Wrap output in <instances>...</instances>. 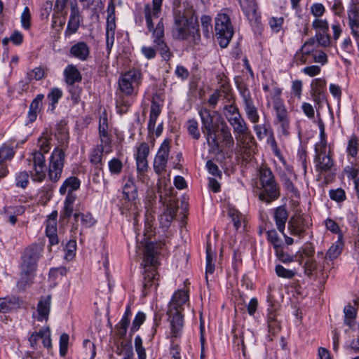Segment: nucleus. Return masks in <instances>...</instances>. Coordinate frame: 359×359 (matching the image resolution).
I'll use <instances>...</instances> for the list:
<instances>
[{
	"label": "nucleus",
	"mask_w": 359,
	"mask_h": 359,
	"mask_svg": "<svg viewBox=\"0 0 359 359\" xmlns=\"http://www.w3.org/2000/svg\"><path fill=\"white\" fill-rule=\"evenodd\" d=\"M198 114L201 121V130L210 147V152L214 155L222 153V148L217 140L219 128L225 123L223 118L215 111H210L206 108H201Z\"/></svg>",
	"instance_id": "obj_1"
},
{
	"label": "nucleus",
	"mask_w": 359,
	"mask_h": 359,
	"mask_svg": "<svg viewBox=\"0 0 359 359\" xmlns=\"http://www.w3.org/2000/svg\"><path fill=\"white\" fill-rule=\"evenodd\" d=\"M194 11L191 8H177L174 11V23L172 28L173 38L186 40L192 36L195 43L201 40L199 29L194 24Z\"/></svg>",
	"instance_id": "obj_2"
},
{
	"label": "nucleus",
	"mask_w": 359,
	"mask_h": 359,
	"mask_svg": "<svg viewBox=\"0 0 359 359\" xmlns=\"http://www.w3.org/2000/svg\"><path fill=\"white\" fill-rule=\"evenodd\" d=\"M189 295L182 290L175 292L169 302L166 312L168 320L170 326L171 338H177L181 336L184 326V316L182 314L183 306L188 302Z\"/></svg>",
	"instance_id": "obj_3"
},
{
	"label": "nucleus",
	"mask_w": 359,
	"mask_h": 359,
	"mask_svg": "<svg viewBox=\"0 0 359 359\" xmlns=\"http://www.w3.org/2000/svg\"><path fill=\"white\" fill-rule=\"evenodd\" d=\"M43 252L41 246L32 244L26 248L21 257V271L19 285L29 284L33 279L37 269L38 262Z\"/></svg>",
	"instance_id": "obj_4"
},
{
	"label": "nucleus",
	"mask_w": 359,
	"mask_h": 359,
	"mask_svg": "<svg viewBox=\"0 0 359 359\" xmlns=\"http://www.w3.org/2000/svg\"><path fill=\"white\" fill-rule=\"evenodd\" d=\"M259 178L261 185L259 199L267 203L278 199L280 191L271 170L268 168L261 167L259 170Z\"/></svg>",
	"instance_id": "obj_5"
},
{
	"label": "nucleus",
	"mask_w": 359,
	"mask_h": 359,
	"mask_svg": "<svg viewBox=\"0 0 359 359\" xmlns=\"http://www.w3.org/2000/svg\"><path fill=\"white\" fill-rule=\"evenodd\" d=\"M42 340L43 347L48 351L52 348L51 332L48 326L43 327L38 332H33L28 338L30 347L33 351H27L25 356L30 359H38L43 356L42 351L39 345V340Z\"/></svg>",
	"instance_id": "obj_6"
},
{
	"label": "nucleus",
	"mask_w": 359,
	"mask_h": 359,
	"mask_svg": "<svg viewBox=\"0 0 359 359\" xmlns=\"http://www.w3.org/2000/svg\"><path fill=\"white\" fill-rule=\"evenodd\" d=\"M215 30L219 46L226 48L233 35V28L229 14L221 12L217 15L215 19Z\"/></svg>",
	"instance_id": "obj_7"
},
{
	"label": "nucleus",
	"mask_w": 359,
	"mask_h": 359,
	"mask_svg": "<svg viewBox=\"0 0 359 359\" xmlns=\"http://www.w3.org/2000/svg\"><path fill=\"white\" fill-rule=\"evenodd\" d=\"M142 83V73L133 69L122 74L118 81L120 90L127 95H136Z\"/></svg>",
	"instance_id": "obj_8"
},
{
	"label": "nucleus",
	"mask_w": 359,
	"mask_h": 359,
	"mask_svg": "<svg viewBox=\"0 0 359 359\" xmlns=\"http://www.w3.org/2000/svg\"><path fill=\"white\" fill-rule=\"evenodd\" d=\"M240 95L242 98L243 109L247 118L252 123H257L259 121L260 116L258 108L255 104L249 89L245 84H241L238 86Z\"/></svg>",
	"instance_id": "obj_9"
},
{
	"label": "nucleus",
	"mask_w": 359,
	"mask_h": 359,
	"mask_svg": "<svg viewBox=\"0 0 359 359\" xmlns=\"http://www.w3.org/2000/svg\"><path fill=\"white\" fill-rule=\"evenodd\" d=\"M152 36L154 38V43L156 49L159 50L160 54L165 60H168L171 56V53L163 39L164 37V25L162 18L158 20L155 29L153 30Z\"/></svg>",
	"instance_id": "obj_10"
},
{
	"label": "nucleus",
	"mask_w": 359,
	"mask_h": 359,
	"mask_svg": "<svg viewBox=\"0 0 359 359\" xmlns=\"http://www.w3.org/2000/svg\"><path fill=\"white\" fill-rule=\"evenodd\" d=\"M55 137L60 145L54 149L50 157H64L65 155L64 147L69 140V131L65 121H61L57 124Z\"/></svg>",
	"instance_id": "obj_11"
},
{
	"label": "nucleus",
	"mask_w": 359,
	"mask_h": 359,
	"mask_svg": "<svg viewBox=\"0 0 359 359\" xmlns=\"http://www.w3.org/2000/svg\"><path fill=\"white\" fill-rule=\"evenodd\" d=\"M312 27L317 31L316 37L318 43L323 47L328 46L330 43L328 22L326 20L316 18L312 22Z\"/></svg>",
	"instance_id": "obj_12"
},
{
	"label": "nucleus",
	"mask_w": 359,
	"mask_h": 359,
	"mask_svg": "<svg viewBox=\"0 0 359 359\" xmlns=\"http://www.w3.org/2000/svg\"><path fill=\"white\" fill-rule=\"evenodd\" d=\"M82 20L83 18L80 14L77 3L76 1L72 2L70 4V15L65 32V35L69 36L76 33Z\"/></svg>",
	"instance_id": "obj_13"
},
{
	"label": "nucleus",
	"mask_w": 359,
	"mask_h": 359,
	"mask_svg": "<svg viewBox=\"0 0 359 359\" xmlns=\"http://www.w3.org/2000/svg\"><path fill=\"white\" fill-rule=\"evenodd\" d=\"M29 163H32L33 170L30 173L32 181L41 182L44 180L48 171L45 158H29Z\"/></svg>",
	"instance_id": "obj_14"
},
{
	"label": "nucleus",
	"mask_w": 359,
	"mask_h": 359,
	"mask_svg": "<svg viewBox=\"0 0 359 359\" xmlns=\"http://www.w3.org/2000/svg\"><path fill=\"white\" fill-rule=\"evenodd\" d=\"M348 18L351 33L357 41L359 40V3L352 2L348 8Z\"/></svg>",
	"instance_id": "obj_15"
},
{
	"label": "nucleus",
	"mask_w": 359,
	"mask_h": 359,
	"mask_svg": "<svg viewBox=\"0 0 359 359\" xmlns=\"http://www.w3.org/2000/svg\"><path fill=\"white\" fill-rule=\"evenodd\" d=\"M238 144L240 147V151L249 156L256 154L257 144L252 133L241 138H238Z\"/></svg>",
	"instance_id": "obj_16"
},
{
	"label": "nucleus",
	"mask_w": 359,
	"mask_h": 359,
	"mask_svg": "<svg viewBox=\"0 0 359 359\" xmlns=\"http://www.w3.org/2000/svg\"><path fill=\"white\" fill-rule=\"evenodd\" d=\"M288 229L290 234L302 238L304 236L307 225L301 216L292 217L288 222Z\"/></svg>",
	"instance_id": "obj_17"
},
{
	"label": "nucleus",
	"mask_w": 359,
	"mask_h": 359,
	"mask_svg": "<svg viewBox=\"0 0 359 359\" xmlns=\"http://www.w3.org/2000/svg\"><path fill=\"white\" fill-rule=\"evenodd\" d=\"M64 158H50L48 175L52 182H57L61 177L64 167Z\"/></svg>",
	"instance_id": "obj_18"
},
{
	"label": "nucleus",
	"mask_w": 359,
	"mask_h": 359,
	"mask_svg": "<svg viewBox=\"0 0 359 359\" xmlns=\"http://www.w3.org/2000/svg\"><path fill=\"white\" fill-rule=\"evenodd\" d=\"M229 124L233 128V133L236 135V140L238 138H241L247 135L249 136V135L252 133L248 126L246 121L242 116L236 119L233 118V121L229 123Z\"/></svg>",
	"instance_id": "obj_19"
},
{
	"label": "nucleus",
	"mask_w": 359,
	"mask_h": 359,
	"mask_svg": "<svg viewBox=\"0 0 359 359\" xmlns=\"http://www.w3.org/2000/svg\"><path fill=\"white\" fill-rule=\"evenodd\" d=\"M51 304V296L41 297L37 304V320L39 321H47L48 320Z\"/></svg>",
	"instance_id": "obj_20"
},
{
	"label": "nucleus",
	"mask_w": 359,
	"mask_h": 359,
	"mask_svg": "<svg viewBox=\"0 0 359 359\" xmlns=\"http://www.w3.org/2000/svg\"><path fill=\"white\" fill-rule=\"evenodd\" d=\"M69 53L72 57L85 61L89 57L90 48L86 43L80 41L70 48Z\"/></svg>",
	"instance_id": "obj_21"
},
{
	"label": "nucleus",
	"mask_w": 359,
	"mask_h": 359,
	"mask_svg": "<svg viewBox=\"0 0 359 359\" xmlns=\"http://www.w3.org/2000/svg\"><path fill=\"white\" fill-rule=\"evenodd\" d=\"M122 193L123 198L127 201H134L137 198V189L132 177L126 180Z\"/></svg>",
	"instance_id": "obj_22"
},
{
	"label": "nucleus",
	"mask_w": 359,
	"mask_h": 359,
	"mask_svg": "<svg viewBox=\"0 0 359 359\" xmlns=\"http://www.w3.org/2000/svg\"><path fill=\"white\" fill-rule=\"evenodd\" d=\"M252 124V128L259 140H262L265 137H267L268 139L274 136L273 131L271 129L270 123L266 118H264V123L262 124H259V123Z\"/></svg>",
	"instance_id": "obj_23"
},
{
	"label": "nucleus",
	"mask_w": 359,
	"mask_h": 359,
	"mask_svg": "<svg viewBox=\"0 0 359 359\" xmlns=\"http://www.w3.org/2000/svg\"><path fill=\"white\" fill-rule=\"evenodd\" d=\"M344 247V242L342 235L340 234L338 237L337 241L333 243L325 255V263L327 261H333L337 258L341 253Z\"/></svg>",
	"instance_id": "obj_24"
},
{
	"label": "nucleus",
	"mask_w": 359,
	"mask_h": 359,
	"mask_svg": "<svg viewBox=\"0 0 359 359\" xmlns=\"http://www.w3.org/2000/svg\"><path fill=\"white\" fill-rule=\"evenodd\" d=\"M65 81L68 86L80 82L82 76L76 66L68 65L64 70Z\"/></svg>",
	"instance_id": "obj_25"
},
{
	"label": "nucleus",
	"mask_w": 359,
	"mask_h": 359,
	"mask_svg": "<svg viewBox=\"0 0 359 359\" xmlns=\"http://www.w3.org/2000/svg\"><path fill=\"white\" fill-rule=\"evenodd\" d=\"M81 186L80 180L74 176H71L67 178L60 186L59 192L61 195H65L66 193L72 192L78 190Z\"/></svg>",
	"instance_id": "obj_26"
},
{
	"label": "nucleus",
	"mask_w": 359,
	"mask_h": 359,
	"mask_svg": "<svg viewBox=\"0 0 359 359\" xmlns=\"http://www.w3.org/2000/svg\"><path fill=\"white\" fill-rule=\"evenodd\" d=\"M321 140L316 145V157H331L332 155L330 147L327 146L324 137V126L320 127Z\"/></svg>",
	"instance_id": "obj_27"
},
{
	"label": "nucleus",
	"mask_w": 359,
	"mask_h": 359,
	"mask_svg": "<svg viewBox=\"0 0 359 359\" xmlns=\"http://www.w3.org/2000/svg\"><path fill=\"white\" fill-rule=\"evenodd\" d=\"M177 208L171 205L167 206L165 212L159 217L160 224L163 228L168 229L175 219Z\"/></svg>",
	"instance_id": "obj_28"
},
{
	"label": "nucleus",
	"mask_w": 359,
	"mask_h": 359,
	"mask_svg": "<svg viewBox=\"0 0 359 359\" xmlns=\"http://www.w3.org/2000/svg\"><path fill=\"white\" fill-rule=\"evenodd\" d=\"M144 16L147 22V27L149 32L153 33V30L155 29L154 20L158 19L160 16L161 11L151 8V6L147 4L144 7Z\"/></svg>",
	"instance_id": "obj_29"
},
{
	"label": "nucleus",
	"mask_w": 359,
	"mask_h": 359,
	"mask_svg": "<svg viewBox=\"0 0 359 359\" xmlns=\"http://www.w3.org/2000/svg\"><path fill=\"white\" fill-rule=\"evenodd\" d=\"M288 214L285 207L279 206L275 210L274 219L277 229L283 233L285 223L287 220Z\"/></svg>",
	"instance_id": "obj_30"
},
{
	"label": "nucleus",
	"mask_w": 359,
	"mask_h": 359,
	"mask_svg": "<svg viewBox=\"0 0 359 359\" xmlns=\"http://www.w3.org/2000/svg\"><path fill=\"white\" fill-rule=\"evenodd\" d=\"M43 97V94H39L31 102L27 115L30 122H34L36 119Z\"/></svg>",
	"instance_id": "obj_31"
},
{
	"label": "nucleus",
	"mask_w": 359,
	"mask_h": 359,
	"mask_svg": "<svg viewBox=\"0 0 359 359\" xmlns=\"http://www.w3.org/2000/svg\"><path fill=\"white\" fill-rule=\"evenodd\" d=\"M344 323L349 328H353L355 325V318L357 316L356 309L351 305L348 304L344 308Z\"/></svg>",
	"instance_id": "obj_32"
},
{
	"label": "nucleus",
	"mask_w": 359,
	"mask_h": 359,
	"mask_svg": "<svg viewBox=\"0 0 359 359\" xmlns=\"http://www.w3.org/2000/svg\"><path fill=\"white\" fill-rule=\"evenodd\" d=\"M144 262L146 267H155L157 260L155 256V250L153 244H147L144 252Z\"/></svg>",
	"instance_id": "obj_33"
},
{
	"label": "nucleus",
	"mask_w": 359,
	"mask_h": 359,
	"mask_svg": "<svg viewBox=\"0 0 359 359\" xmlns=\"http://www.w3.org/2000/svg\"><path fill=\"white\" fill-rule=\"evenodd\" d=\"M115 6L114 4L111 2L107 7L106 33H115Z\"/></svg>",
	"instance_id": "obj_34"
},
{
	"label": "nucleus",
	"mask_w": 359,
	"mask_h": 359,
	"mask_svg": "<svg viewBox=\"0 0 359 359\" xmlns=\"http://www.w3.org/2000/svg\"><path fill=\"white\" fill-rule=\"evenodd\" d=\"M111 138H109L107 142H101V144L93 149V157H102L108 155L111 151Z\"/></svg>",
	"instance_id": "obj_35"
},
{
	"label": "nucleus",
	"mask_w": 359,
	"mask_h": 359,
	"mask_svg": "<svg viewBox=\"0 0 359 359\" xmlns=\"http://www.w3.org/2000/svg\"><path fill=\"white\" fill-rule=\"evenodd\" d=\"M241 8L248 18L255 19L257 18V6L255 0H246L242 2Z\"/></svg>",
	"instance_id": "obj_36"
},
{
	"label": "nucleus",
	"mask_w": 359,
	"mask_h": 359,
	"mask_svg": "<svg viewBox=\"0 0 359 359\" xmlns=\"http://www.w3.org/2000/svg\"><path fill=\"white\" fill-rule=\"evenodd\" d=\"M186 128L188 134L195 140L201 138V132L199 130L198 123L196 119H189L186 123Z\"/></svg>",
	"instance_id": "obj_37"
},
{
	"label": "nucleus",
	"mask_w": 359,
	"mask_h": 359,
	"mask_svg": "<svg viewBox=\"0 0 359 359\" xmlns=\"http://www.w3.org/2000/svg\"><path fill=\"white\" fill-rule=\"evenodd\" d=\"M218 136H220L222 142L227 147H231L233 144V138L231 133L230 129L228 127L226 123H224L222 127L219 130Z\"/></svg>",
	"instance_id": "obj_38"
},
{
	"label": "nucleus",
	"mask_w": 359,
	"mask_h": 359,
	"mask_svg": "<svg viewBox=\"0 0 359 359\" xmlns=\"http://www.w3.org/2000/svg\"><path fill=\"white\" fill-rule=\"evenodd\" d=\"M99 135L100 142H107L111 138L108 133V123L107 115L104 114L100 118L99 121Z\"/></svg>",
	"instance_id": "obj_39"
},
{
	"label": "nucleus",
	"mask_w": 359,
	"mask_h": 359,
	"mask_svg": "<svg viewBox=\"0 0 359 359\" xmlns=\"http://www.w3.org/2000/svg\"><path fill=\"white\" fill-rule=\"evenodd\" d=\"M201 25L203 36L209 39L212 35V18L208 15H203L201 17Z\"/></svg>",
	"instance_id": "obj_40"
},
{
	"label": "nucleus",
	"mask_w": 359,
	"mask_h": 359,
	"mask_svg": "<svg viewBox=\"0 0 359 359\" xmlns=\"http://www.w3.org/2000/svg\"><path fill=\"white\" fill-rule=\"evenodd\" d=\"M316 170L320 173L330 171L334 165L332 158H315Z\"/></svg>",
	"instance_id": "obj_41"
},
{
	"label": "nucleus",
	"mask_w": 359,
	"mask_h": 359,
	"mask_svg": "<svg viewBox=\"0 0 359 359\" xmlns=\"http://www.w3.org/2000/svg\"><path fill=\"white\" fill-rule=\"evenodd\" d=\"M228 215L231 219L235 229L238 230L245 220L244 216L234 208L229 209Z\"/></svg>",
	"instance_id": "obj_42"
},
{
	"label": "nucleus",
	"mask_w": 359,
	"mask_h": 359,
	"mask_svg": "<svg viewBox=\"0 0 359 359\" xmlns=\"http://www.w3.org/2000/svg\"><path fill=\"white\" fill-rule=\"evenodd\" d=\"M29 174L25 170L17 172L15 177V186L23 189H26L29 183Z\"/></svg>",
	"instance_id": "obj_43"
},
{
	"label": "nucleus",
	"mask_w": 359,
	"mask_h": 359,
	"mask_svg": "<svg viewBox=\"0 0 359 359\" xmlns=\"http://www.w3.org/2000/svg\"><path fill=\"white\" fill-rule=\"evenodd\" d=\"M224 113L229 123L232 121L233 118L236 119L242 116L238 108L234 104L225 106L224 108Z\"/></svg>",
	"instance_id": "obj_44"
},
{
	"label": "nucleus",
	"mask_w": 359,
	"mask_h": 359,
	"mask_svg": "<svg viewBox=\"0 0 359 359\" xmlns=\"http://www.w3.org/2000/svg\"><path fill=\"white\" fill-rule=\"evenodd\" d=\"M275 272L277 276L287 279H292L297 274L296 269H287L280 264H277L275 266Z\"/></svg>",
	"instance_id": "obj_45"
},
{
	"label": "nucleus",
	"mask_w": 359,
	"mask_h": 359,
	"mask_svg": "<svg viewBox=\"0 0 359 359\" xmlns=\"http://www.w3.org/2000/svg\"><path fill=\"white\" fill-rule=\"evenodd\" d=\"M74 217L76 220L79 217H81V224L86 228H90L93 226L95 223L96 220L93 218L92 215L89 212L86 214L83 213H75Z\"/></svg>",
	"instance_id": "obj_46"
},
{
	"label": "nucleus",
	"mask_w": 359,
	"mask_h": 359,
	"mask_svg": "<svg viewBox=\"0 0 359 359\" xmlns=\"http://www.w3.org/2000/svg\"><path fill=\"white\" fill-rule=\"evenodd\" d=\"M275 254L278 260L283 264H289L295 260L296 256L290 255L283 250V246L275 250Z\"/></svg>",
	"instance_id": "obj_47"
},
{
	"label": "nucleus",
	"mask_w": 359,
	"mask_h": 359,
	"mask_svg": "<svg viewBox=\"0 0 359 359\" xmlns=\"http://www.w3.org/2000/svg\"><path fill=\"white\" fill-rule=\"evenodd\" d=\"M50 137L48 135H43L39 139L38 147H39V151L38 152L41 156H43L50 150Z\"/></svg>",
	"instance_id": "obj_48"
},
{
	"label": "nucleus",
	"mask_w": 359,
	"mask_h": 359,
	"mask_svg": "<svg viewBox=\"0 0 359 359\" xmlns=\"http://www.w3.org/2000/svg\"><path fill=\"white\" fill-rule=\"evenodd\" d=\"M16 301L15 298H0V312L7 313L15 307Z\"/></svg>",
	"instance_id": "obj_49"
},
{
	"label": "nucleus",
	"mask_w": 359,
	"mask_h": 359,
	"mask_svg": "<svg viewBox=\"0 0 359 359\" xmlns=\"http://www.w3.org/2000/svg\"><path fill=\"white\" fill-rule=\"evenodd\" d=\"M345 172L349 179L354 180L355 190H359V168L347 166L345 168Z\"/></svg>",
	"instance_id": "obj_50"
},
{
	"label": "nucleus",
	"mask_w": 359,
	"mask_h": 359,
	"mask_svg": "<svg viewBox=\"0 0 359 359\" xmlns=\"http://www.w3.org/2000/svg\"><path fill=\"white\" fill-rule=\"evenodd\" d=\"M146 320V314L142 311H139L135 316L130 327V332L134 333L137 332L140 326L144 323Z\"/></svg>",
	"instance_id": "obj_51"
},
{
	"label": "nucleus",
	"mask_w": 359,
	"mask_h": 359,
	"mask_svg": "<svg viewBox=\"0 0 359 359\" xmlns=\"http://www.w3.org/2000/svg\"><path fill=\"white\" fill-rule=\"evenodd\" d=\"M329 196L332 201L337 203H341L346 198L345 191L341 188L330 189L329 191Z\"/></svg>",
	"instance_id": "obj_52"
},
{
	"label": "nucleus",
	"mask_w": 359,
	"mask_h": 359,
	"mask_svg": "<svg viewBox=\"0 0 359 359\" xmlns=\"http://www.w3.org/2000/svg\"><path fill=\"white\" fill-rule=\"evenodd\" d=\"M326 86V81L324 79L318 78L312 81L311 84V92L315 94H320V92L323 93V90Z\"/></svg>",
	"instance_id": "obj_53"
},
{
	"label": "nucleus",
	"mask_w": 359,
	"mask_h": 359,
	"mask_svg": "<svg viewBox=\"0 0 359 359\" xmlns=\"http://www.w3.org/2000/svg\"><path fill=\"white\" fill-rule=\"evenodd\" d=\"M151 270L146 269L144 273V286L145 287H151L156 279V271L155 267H150Z\"/></svg>",
	"instance_id": "obj_54"
},
{
	"label": "nucleus",
	"mask_w": 359,
	"mask_h": 359,
	"mask_svg": "<svg viewBox=\"0 0 359 359\" xmlns=\"http://www.w3.org/2000/svg\"><path fill=\"white\" fill-rule=\"evenodd\" d=\"M266 233L267 239L273 245L274 250L283 246L281 241L276 230H269Z\"/></svg>",
	"instance_id": "obj_55"
},
{
	"label": "nucleus",
	"mask_w": 359,
	"mask_h": 359,
	"mask_svg": "<svg viewBox=\"0 0 359 359\" xmlns=\"http://www.w3.org/2000/svg\"><path fill=\"white\" fill-rule=\"evenodd\" d=\"M316 47V42L313 38L309 39L302 46L300 51L303 55H310L314 53V50Z\"/></svg>",
	"instance_id": "obj_56"
},
{
	"label": "nucleus",
	"mask_w": 359,
	"mask_h": 359,
	"mask_svg": "<svg viewBox=\"0 0 359 359\" xmlns=\"http://www.w3.org/2000/svg\"><path fill=\"white\" fill-rule=\"evenodd\" d=\"M68 90L71 95V100L74 104H78L81 100V88L75 84L68 86Z\"/></svg>",
	"instance_id": "obj_57"
},
{
	"label": "nucleus",
	"mask_w": 359,
	"mask_h": 359,
	"mask_svg": "<svg viewBox=\"0 0 359 359\" xmlns=\"http://www.w3.org/2000/svg\"><path fill=\"white\" fill-rule=\"evenodd\" d=\"M108 165L111 174L118 175L122 171L123 163L119 158H111L109 161Z\"/></svg>",
	"instance_id": "obj_58"
},
{
	"label": "nucleus",
	"mask_w": 359,
	"mask_h": 359,
	"mask_svg": "<svg viewBox=\"0 0 359 359\" xmlns=\"http://www.w3.org/2000/svg\"><path fill=\"white\" fill-rule=\"evenodd\" d=\"M76 250V242L75 240H70L67 242L65 251V259L68 260L72 259L75 256V252Z\"/></svg>",
	"instance_id": "obj_59"
},
{
	"label": "nucleus",
	"mask_w": 359,
	"mask_h": 359,
	"mask_svg": "<svg viewBox=\"0 0 359 359\" xmlns=\"http://www.w3.org/2000/svg\"><path fill=\"white\" fill-rule=\"evenodd\" d=\"M283 22L284 18L283 17H271L269 20L271 30L276 33L281 29Z\"/></svg>",
	"instance_id": "obj_60"
},
{
	"label": "nucleus",
	"mask_w": 359,
	"mask_h": 359,
	"mask_svg": "<svg viewBox=\"0 0 359 359\" xmlns=\"http://www.w3.org/2000/svg\"><path fill=\"white\" fill-rule=\"evenodd\" d=\"M69 335L66 333H63L60 337V355L62 357H65L67 353V348L69 344Z\"/></svg>",
	"instance_id": "obj_61"
},
{
	"label": "nucleus",
	"mask_w": 359,
	"mask_h": 359,
	"mask_svg": "<svg viewBox=\"0 0 359 359\" xmlns=\"http://www.w3.org/2000/svg\"><path fill=\"white\" fill-rule=\"evenodd\" d=\"M358 146V138L355 136H352L349 140L347 146V151L349 156L352 157H355L357 156Z\"/></svg>",
	"instance_id": "obj_62"
},
{
	"label": "nucleus",
	"mask_w": 359,
	"mask_h": 359,
	"mask_svg": "<svg viewBox=\"0 0 359 359\" xmlns=\"http://www.w3.org/2000/svg\"><path fill=\"white\" fill-rule=\"evenodd\" d=\"M268 302L270 304L269 307L268 308L267 311V322L269 321H274L278 320H277V309H278V304H273L271 301V297H268Z\"/></svg>",
	"instance_id": "obj_63"
},
{
	"label": "nucleus",
	"mask_w": 359,
	"mask_h": 359,
	"mask_svg": "<svg viewBox=\"0 0 359 359\" xmlns=\"http://www.w3.org/2000/svg\"><path fill=\"white\" fill-rule=\"evenodd\" d=\"M274 108L276 114V122L288 119L287 111L282 104L276 103Z\"/></svg>",
	"instance_id": "obj_64"
}]
</instances>
